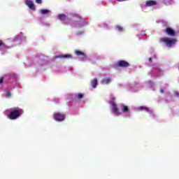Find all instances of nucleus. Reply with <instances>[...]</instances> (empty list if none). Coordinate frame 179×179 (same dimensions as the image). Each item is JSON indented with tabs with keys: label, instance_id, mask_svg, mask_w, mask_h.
I'll list each match as a JSON object with an SVG mask.
<instances>
[{
	"label": "nucleus",
	"instance_id": "1",
	"mask_svg": "<svg viewBox=\"0 0 179 179\" xmlns=\"http://www.w3.org/2000/svg\"><path fill=\"white\" fill-rule=\"evenodd\" d=\"M159 41L160 43L164 44L166 47H168V48H172V47H174L176 45V43H177V39L163 37L159 39Z\"/></svg>",
	"mask_w": 179,
	"mask_h": 179
},
{
	"label": "nucleus",
	"instance_id": "2",
	"mask_svg": "<svg viewBox=\"0 0 179 179\" xmlns=\"http://www.w3.org/2000/svg\"><path fill=\"white\" fill-rule=\"evenodd\" d=\"M22 114H23V110L22 109H13L10 112L8 117L10 120H16L17 118H19Z\"/></svg>",
	"mask_w": 179,
	"mask_h": 179
},
{
	"label": "nucleus",
	"instance_id": "3",
	"mask_svg": "<svg viewBox=\"0 0 179 179\" xmlns=\"http://www.w3.org/2000/svg\"><path fill=\"white\" fill-rule=\"evenodd\" d=\"M110 103L111 104L113 113L115 114V115H121V112H119L118 108H117V106L114 102V97H113L112 99L110 100Z\"/></svg>",
	"mask_w": 179,
	"mask_h": 179
},
{
	"label": "nucleus",
	"instance_id": "4",
	"mask_svg": "<svg viewBox=\"0 0 179 179\" xmlns=\"http://www.w3.org/2000/svg\"><path fill=\"white\" fill-rule=\"evenodd\" d=\"M54 118L55 121H59V122L64 121V120H65V115L62 113H57L54 114Z\"/></svg>",
	"mask_w": 179,
	"mask_h": 179
},
{
	"label": "nucleus",
	"instance_id": "5",
	"mask_svg": "<svg viewBox=\"0 0 179 179\" xmlns=\"http://www.w3.org/2000/svg\"><path fill=\"white\" fill-rule=\"evenodd\" d=\"M26 5L31 9V10H36V6H34V3L31 0H25Z\"/></svg>",
	"mask_w": 179,
	"mask_h": 179
},
{
	"label": "nucleus",
	"instance_id": "6",
	"mask_svg": "<svg viewBox=\"0 0 179 179\" xmlns=\"http://www.w3.org/2000/svg\"><path fill=\"white\" fill-rule=\"evenodd\" d=\"M76 55H77L78 57H80L82 61H86V59H87V57L82 51L76 50Z\"/></svg>",
	"mask_w": 179,
	"mask_h": 179
},
{
	"label": "nucleus",
	"instance_id": "7",
	"mask_svg": "<svg viewBox=\"0 0 179 179\" xmlns=\"http://www.w3.org/2000/svg\"><path fill=\"white\" fill-rule=\"evenodd\" d=\"M57 18L62 22H65V23H69V20H68L66 15H65L64 14H60L57 15Z\"/></svg>",
	"mask_w": 179,
	"mask_h": 179
},
{
	"label": "nucleus",
	"instance_id": "8",
	"mask_svg": "<svg viewBox=\"0 0 179 179\" xmlns=\"http://www.w3.org/2000/svg\"><path fill=\"white\" fill-rule=\"evenodd\" d=\"M117 66H122L123 68H127V66H129V64L124 60L117 62Z\"/></svg>",
	"mask_w": 179,
	"mask_h": 179
},
{
	"label": "nucleus",
	"instance_id": "9",
	"mask_svg": "<svg viewBox=\"0 0 179 179\" xmlns=\"http://www.w3.org/2000/svg\"><path fill=\"white\" fill-rule=\"evenodd\" d=\"M166 33L168 34V36H175L176 34V32L171 28H166Z\"/></svg>",
	"mask_w": 179,
	"mask_h": 179
},
{
	"label": "nucleus",
	"instance_id": "10",
	"mask_svg": "<svg viewBox=\"0 0 179 179\" xmlns=\"http://www.w3.org/2000/svg\"><path fill=\"white\" fill-rule=\"evenodd\" d=\"M155 5H156V1L153 0H149L146 1L144 8H146V6H155Z\"/></svg>",
	"mask_w": 179,
	"mask_h": 179
},
{
	"label": "nucleus",
	"instance_id": "11",
	"mask_svg": "<svg viewBox=\"0 0 179 179\" xmlns=\"http://www.w3.org/2000/svg\"><path fill=\"white\" fill-rule=\"evenodd\" d=\"M121 110L125 114H128V113H129V108H128V106H127L125 105L121 106Z\"/></svg>",
	"mask_w": 179,
	"mask_h": 179
},
{
	"label": "nucleus",
	"instance_id": "12",
	"mask_svg": "<svg viewBox=\"0 0 179 179\" xmlns=\"http://www.w3.org/2000/svg\"><path fill=\"white\" fill-rule=\"evenodd\" d=\"M138 110L139 111H147V113H152V110L149 109L148 108H146L145 106H141L139 108H138Z\"/></svg>",
	"mask_w": 179,
	"mask_h": 179
},
{
	"label": "nucleus",
	"instance_id": "13",
	"mask_svg": "<svg viewBox=\"0 0 179 179\" xmlns=\"http://www.w3.org/2000/svg\"><path fill=\"white\" fill-rule=\"evenodd\" d=\"M112 80L110 78H104L102 80L101 83L102 85H108V83H111Z\"/></svg>",
	"mask_w": 179,
	"mask_h": 179
},
{
	"label": "nucleus",
	"instance_id": "14",
	"mask_svg": "<svg viewBox=\"0 0 179 179\" xmlns=\"http://www.w3.org/2000/svg\"><path fill=\"white\" fill-rule=\"evenodd\" d=\"M97 78H94L92 80H91V85L94 89H96V87H97Z\"/></svg>",
	"mask_w": 179,
	"mask_h": 179
},
{
	"label": "nucleus",
	"instance_id": "15",
	"mask_svg": "<svg viewBox=\"0 0 179 179\" xmlns=\"http://www.w3.org/2000/svg\"><path fill=\"white\" fill-rule=\"evenodd\" d=\"M16 40H20L21 41H26V36H24L22 34H20L17 36H16Z\"/></svg>",
	"mask_w": 179,
	"mask_h": 179
},
{
	"label": "nucleus",
	"instance_id": "16",
	"mask_svg": "<svg viewBox=\"0 0 179 179\" xmlns=\"http://www.w3.org/2000/svg\"><path fill=\"white\" fill-rule=\"evenodd\" d=\"M40 13L42 15H49V13H51V11H50V10H47V9H42L40 10Z\"/></svg>",
	"mask_w": 179,
	"mask_h": 179
},
{
	"label": "nucleus",
	"instance_id": "17",
	"mask_svg": "<svg viewBox=\"0 0 179 179\" xmlns=\"http://www.w3.org/2000/svg\"><path fill=\"white\" fill-rule=\"evenodd\" d=\"M57 58H67L68 59H69V58H72V55H64L63 56H59V57H57Z\"/></svg>",
	"mask_w": 179,
	"mask_h": 179
},
{
	"label": "nucleus",
	"instance_id": "18",
	"mask_svg": "<svg viewBox=\"0 0 179 179\" xmlns=\"http://www.w3.org/2000/svg\"><path fill=\"white\" fill-rule=\"evenodd\" d=\"M5 47V43L2 40H0V48H3Z\"/></svg>",
	"mask_w": 179,
	"mask_h": 179
},
{
	"label": "nucleus",
	"instance_id": "19",
	"mask_svg": "<svg viewBox=\"0 0 179 179\" xmlns=\"http://www.w3.org/2000/svg\"><path fill=\"white\" fill-rule=\"evenodd\" d=\"M76 97H77V99H82V97H83V95L82 94H76Z\"/></svg>",
	"mask_w": 179,
	"mask_h": 179
},
{
	"label": "nucleus",
	"instance_id": "20",
	"mask_svg": "<svg viewBox=\"0 0 179 179\" xmlns=\"http://www.w3.org/2000/svg\"><path fill=\"white\" fill-rule=\"evenodd\" d=\"M6 97H7V99H9V97H10V92H6Z\"/></svg>",
	"mask_w": 179,
	"mask_h": 179
},
{
	"label": "nucleus",
	"instance_id": "21",
	"mask_svg": "<svg viewBox=\"0 0 179 179\" xmlns=\"http://www.w3.org/2000/svg\"><path fill=\"white\" fill-rule=\"evenodd\" d=\"M116 30H117V31H122V27H116Z\"/></svg>",
	"mask_w": 179,
	"mask_h": 179
},
{
	"label": "nucleus",
	"instance_id": "22",
	"mask_svg": "<svg viewBox=\"0 0 179 179\" xmlns=\"http://www.w3.org/2000/svg\"><path fill=\"white\" fill-rule=\"evenodd\" d=\"M80 23L82 24L81 26H85V24H87L85 21H80Z\"/></svg>",
	"mask_w": 179,
	"mask_h": 179
},
{
	"label": "nucleus",
	"instance_id": "23",
	"mask_svg": "<svg viewBox=\"0 0 179 179\" xmlns=\"http://www.w3.org/2000/svg\"><path fill=\"white\" fill-rule=\"evenodd\" d=\"M174 94H175V96H176V97H178V96H179V93H178V92H177V91H175V92H174Z\"/></svg>",
	"mask_w": 179,
	"mask_h": 179
},
{
	"label": "nucleus",
	"instance_id": "24",
	"mask_svg": "<svg viewBox=\"0 0 179 179\" xmlns=\"http://www.w3.org/2000/svg\"><path fill=\"white\" fill-rule=\"evenodd\" d=\"M3 82V77H1L0 78V85H2Z\"/></svg>",
	"mask_w": 179,
	"mask_h": 179
},
{
	"label": "nucleus",
	"instance_id": "25",
	"mask_svg": "<svg viewBox=\"0 0 179 179\" xmlns=\"http://www.w3.org/2000/svg\"><path fill=\"white\" fill-rule=\"evenodd\" d=\"M36 3H41V0H36Z\"/></svg>",
	"mask_w": 179,
	"mask_h": 179
},
{
	"label": "nucleus",
	"instance_id": "26",
	"mask_svg": "<svg viewBox=\"0 0 179 179\" xmlns=\"http://www.w3.org/2000/svg\"><path fill=\"white\" fill-rule=\"evenodd\" d=\"M160 93H163V89H160Z\"/></svg>",
	"mask_w": 179,
	"mask_h": 179
},
{
	"label": "nucleus",
	"instance_id": "27",
	"mask_svg": "<svg viewBox=\"0 0 179 179\" xmlns=\"http://www.w3.org/2000/svg\"><path fill=\"white\" fill-rule=\"evenodd\" d=\"M152 61V57L149 58V62Z\"/></svg>",
	"mask_w": 179,
	"mask_h": 179
},
{
	"label": "nucleus",
	"instance_id": "28",
	"mask_svg": "<svg viewBox=\"0 0 179 179\" xmlns=\"http://www.w3.org/2000/svg\"><path fill=\"white\" fill-rule=\"evenodd\" d=\"M76 27H82V26H80V25H77Z\"/></svg>",
	"mask_w": 179,
	"mask_h": 179
},
{
	"label": "nucleus",
	"instance_id": "29",
	"mask_svg": "<svg viewBox=\"0 0 179 179\" xmlns=\"http://www.w3.org/2000/svg\"><path fill=\"white\" fill-rule=\"evenodd\" d=\"M142 10H145V7H142Z\"/></svg>",
	"mask_w": 179,
	"mask_h": 179
},
{
	"label": "nucleus",
	"instance_id": "30",
	"mask_svg": "<svg viewBox=\"0 0 179 179\" xmlns=\"http://www.w3.org/2000/svg\"><path fill=\"white\" fill-rule=\"evenodd\" d=\"M73 20H76V17H73Z\"/></svg>",
	"mask_w": 179,
	"mask_h": 179
},
{
	"label": "nucleus",
	"instance_id": "31",
	"mask_svg": "<svg viewBox=\"0 0 179 179\" xmlns=\"http://www.w3.org/2000/svg\"><path fill=\"white\" fill-rule=\"evenodd\" d=\"M78 17V19H80V17Z\"/></svg>",
	"mask_w": 179,
	"mask_h": 179
}]
</instances>
